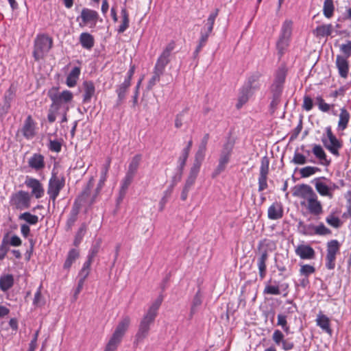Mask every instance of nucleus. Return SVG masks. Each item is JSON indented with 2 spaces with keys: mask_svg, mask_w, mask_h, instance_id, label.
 I'll return each mask as SVG.
<instances>
[{
  "mask_svg": "<svg viewBox=\"0 0 351 351\" xmlns=\"http://www.w3.org/2000/svg\"><path fill=\"white\" fill-rule=\"evenodd\" d=\"M206 152L203 151L197 150L195 156V161L193 163V165L191 168L193 169H197V170L199 171L200 166L202 165V162H203L204 157H205Z\"/></svg>",
  "mask_w": 351,
  "mask_h": 351,
  "instance_id": "obj_48",
  "label": "nucleus"
},
{
  "mask_svg": "<svg viewBox=\"0 0 351 351\" xmlns=\"http://www.w3.org/2000/svg\"><path fill=\"white\" fill-rule=\"evenodd\" d=\"M93 186V179H90V181L88 183L87 187L83 191L82 193V195L79 197V199L80 201H83L84 202H87L89 204H90V201L94 198L95 194L93 195V197L89 199V196L90 195V191L92 187Z\"/></svg>",
  "mask_w": 351,
  "mask_h": 351,
  "instance_id": "obj_38",
  "label": "nucleus"
},
{
  "mask_svg": "<svg viewBox=\"0 0 351 351\" xmlns=\"http://www.w3.org/2000/svg\"><path fill=\"white\" fill-rule=\"evenodd\" d=\"M30 203L31 196L29 193L22 190L13 193L10 199V206H12L13 208L20 210L29 208Z\"/></svg>",
  "mask_w": 351,
  "mask_h": 351,
  "instance_id": "obj_10",
  "label": "nucleus"
},
{
  "mask_svg": "<svg viewBox=\"0 0 351 351\" xmlns=\"http://www.w3.org/2000/svg\"><path fill=\"white\" fill-rule=\"evenodd\" d=\"M134 178V176L128 173H126L125 176L122 180L121 186L120 189V196L121 198H123V197L125 195L126 191L132 183L133 179Z\"/></svg>",
  "mask_w": 351,
  "mask_h": 351,
  "instance_id": "obj_37",
  "label": "nucleus"
},
{
  "mask_svg": "<svg viewBox=\"0 0 351 351\" xmlns=\"http://www.w3.org/2000/svg\"><path fill=\"white\" fill-rule=\"evenodd\" d=\"M48 96L51 104L49 106L47 119L49 123H53L56 119L57 112L69 110L73 95L68 90L58 92L56 89H51L48 92Z\"/></svg>",
  "mask_w": 351,
  "mask_h": 351,
  "instance_id": "obj_1",
  "label": "nucleus"
},
{
  "mask_svg": "<svg viewBox=\"0 0 351 351\" xmlns=\"http://www.w3.org/2000/svg\"><path fill=\"white\" fill-rule=\"evenodd\" d=\"M110 166V160H108L105 165H103L101 171L100 178L106 180Z\"/></svg>",
  "mask_w": 351,
  "mask_h": 351,
  "instance_id": "obj_63",
  "label": "nucleus"
},
{
  "mask_svg": "<svg viewBox=\"0 0 351 351\" xmlns=\"http://www.w3.org/2000/svg\"><path fill=\"white\" fill-rule=\"evenodd\" d=\"M316 101L317 103L318 108L321 111L324 112H328L330 108V105L326 104L322 97H317Z\"/></svg>",
  "mask_w": 351,
  "mask_h": 351,
  "instance_id": "obj_57",
  "label": "nucleus"
},
{
  "mask_svg": "<svg viewBox=\"0 0 351 351\" xmlns=\"http://www.w3.org/2000/svg\"><path fill=\"white\" fill-rule=\"evenodd\" d=\"M336 66L338 69L339 75L346 79L348 77L349 72V64L348 59L343 57L341 55H337L335 61Z\"/></svg>",
  "mask_w": 351,
  "mask_h": 351,
  "instance_id": "obj_21",
  "label": "nucleus"
},
{
  "mask_svg": "<svg viewBox=\"0 0 351 351\" xmlns=\"http://www.w3.org/2000/svg\"><path fill=\"white\" fill-rule=\"evenodd\" d=\"M326 136H322V142L325 148L336 157L339 156V150L342 147V142L332 134L330 127L326 129Z\"/></svg>",
  "mask_w": 351,
  "mask_h": 351,
  "instance_id": "obj_8",
  "label": "nucleus"
},
{
  "mask_svg": "<svg viewBox=\"0 0 351 351\" xmlns=\"http://www.w3.org/2000/svg\"><path fill=\"white\" fill-rule=\"evenodd\" d=\"M339 50L343 54L341 56L346 59L351 56V40H346L345 43L340 45Z\"/></svg>",
  "mask_w": 351,
  "mask_h": 351,
  "instance_id": "obj_51",
  "label": "nucleus"
},
{
  "mask_svg": "<svg viewBox=\"0 0 351 351\" xmlns=\"http://www.w3.org/2000/svg\"><path fill=\"white\" fill-rule=\"evenodd\" d=\"M350 113L344 108L340 110L339 120L338 122V128L341 130H344L347 126L350 120Z\"/></svg>",
  "mask_w": 351,
  "mask_h": 351,
  "instance_id": "obj_33",
  "label": "nucleus"
},
{
  "mask_svg": "<svg viewBox=\"0 0 351 351\" xmlns=\"http://www.w3.org/2000/svg\"><path fill=\"white\" fill-rule=\"evenodd\" d=\"M312 152L315 157L319 160L322 165L328 166L330 164V160L327 158V156L320 145L314 144Z\"/></svg>",
  "mask_w": 351,
  "mask_h": 351,
  "instance_id": "obj_24",
  "label": "nucleus"
},
{
  "mask_svg": "<svg viewBox=\"0 0 351 351\" xmlns=\"http://www.w3.org/2000/svg\"><path fill=\"white\" fill-rule=\"evenodd\" d=\"M292 34V22L291 21H285L281 27L279 39L276 44L278 53L282 55L289 45L291 36Z\"/></svg>",
  "mask_w": 351,
  "mask_h": 351,
  "instance_id": "obj_9",
  "label": "nucleus"
},
{
  "mask_svg": "<svg viewBox=\"0 0 351 351\" xmlns=\"http://www.w3.org/2000/svg\"><path fill=\"white\" fill-rule=\"evenodd\" d=\"M19 219L25 221L29 225H36L38 222V217L37 215H32L29 212L21 213L19 216Z\"/></svg>",
  "mask_w": 351,
  "mask_h": 351,
  "instance_id": "obj_40",
  "label": "nucleus"
},
{
  "mask_svg": "<svg viewBox=\"0 0 351 351\" xmlns=\"http://www.w3.org/2000/svg\"><path fill=\"white\" fill-rule=\"evenodd\" d=\"M316 323L324 331L331 335L332 330L330 327V319L326 315L321 313H319L317 316Z\"/></svg>",
  "mask_w": 351,
  "mask_h": 351,
  "instance_id": "obj_29",
  "label": "nucleus"
},
{
  "mask_svg": "<svg viewBox=\"0 0 351 351\" xmlns=\"http://www.w3.org/2000/svg\"><path fill=\"white\" fill-rule=\"evenodd\" d=\"M80 43L82 47L88 50L91 49L95 44L94 37L88 32H83L79 38Z\"/></svg>",
  "mask_w": 351,
  "mask_h": 351,
  "instance_id": "obj_27",
  "label": "nucleus"
},
{
  "mask_svg": "<svg viewBox=\"0 0 351 351\" xmlns=\"http://www.w3.org/2000/svg\"><path fill=\"white\" fill-rule=\"evenodd\" d=\"M263 293L265 294L279 295L280 291L278 286L267 285L265 286Z\"/></svg>",
  "mask_w": 351,
  "mask_h": 351,
  "instance_id": "obj_60",
  "label": "nucleus"
},
{
  "mask_svg": "<svg viewBox=\"0 0 351 351\" xmlns=\"http://www.w3.org/2000/svg\"><path fill=\"white\" fill-rule=\"evenodd\" d=\"M48 147L51 151L58 153L61 151L62 143L58 140H50Z\"/></svg>",
  "mask_w": 351,
  "mask_h": 351,
  "instance_id": "obj_56",
  "label": "nucleus"
},
{
  "mask_svg": "<svg viewBox=\"0 0 351 351\" xmlns=\"http://www.w3.org/2000/svg\"><path fill=\"white\" fill-rule=\"evenodd\" d=\"M294 195L305 200L302 202L301 204L306 206L311 214L319 215L323 213L322 204L318 200L316 193L309 185L304 184L300 185L294 192Z\"/></svg>",
  "mask_w": 351,
  "mask_h": 351,
  "instance_id": "obj_3",
  "label": "nucleus"
},
{
  "mask_svg": "<svg viewBox=\"0 0 351 351\" xmlns=\"http://www.w3.org/2000/svg\"><path fill=\"white\" fill-rule=\"evenodd\" d=\"M162 302V298L160 296L149 306L148 311L140 322L138 331L135 335L134 343L138 344L141 343L148 336L150 325L154 323Z\"/></svg>",
  "mask_w": 351,
  "mask_h": 351,
  "instance_id": "obj_2",
  "label": "nucleus"
},
{
  "mask_svg": "<svg viewBox=\"0 0 351 351\" xmlns=\"http://www.w3.org/2000/svg\"><path fill=\"white\" fill-rule=\"evenodd\" d=\"M268 258V252L265 250L258 258L257 265L259 271V276L261 280L264 279L266 276V261Z\"/></svg>",
  "mask_w": 351,
  "mask_h": 351,
  "instance_id": "obj_25",
  "label": "nucleus"
},
{
  "mask_svg": "<svg viewBox=\"0 0 351 351\" xmlns=\"http://www.w3.org/2000/svg\"><path fill=\"white\" fill-rule=\"evenodd\" d=\"M82 22L80 23L81 27L88 25L90 27H94L99 19L98 12L94 10L84 8L80 16Z\"/></svg>",
  "mask_w": 351,
  "mask_h": 351,
  "instance_id": "obj_13",
  "label": "nucleus"
},
{
  "mask_svg": "<svg viewBox=\"0 0 351 351\" xmlns=\"http://www.w3.org/2000/svg\"><path fill=\"white\" fill-rule=\"evenodd\" d=\"M199 171L197 170V169H191L189 175L184 184L186 186L190 187L191 189L192 186L194 184L195 182Z\"/></svg>",
  "mask_w": 351,
  "mask_h": 351,
  "instance_id": "obj_49",
  "label": "nucleus"
},
{
  "mask_svg": "<svg viewBox=\"0 0 351 351\" xmlns=\"http://www.w3.org/2000/svg\"><path fill=\"white\" fill-rule=\"evenodd\" d=\"M36 123L32 117L29 115L24 121L21 132L27 139H32L36 135Z\"/></svg>",
  "mask_w": 351,
  "mask_h": 351,
  "instance_id": "obj_18",
  "label": "nucleus"
},
{
  "mask_svg": "<svg viewBox=\"0 0 351 351\" xmlns=\"http://www.w3.org/2000/svg\"><path fill=\"white\" fill-rule=\"evenodd\" d=\"M313 100L309 96H305L303 101V108L306 111H310L313 108Z\"/></svg>",
  "mask_w": 351,
  "mask_h": 351,
  "instance_id": "obj_64",
  "label": "nucleus"
},
{
  "mask_svg": "<svg viewBox=\"0 0 351 351\" xmlns=\"http://www.w3.org/2000/svg\"><path fill=\"white\" fill-rule=\"evenodd\" d=\"M298 229L300 233L304 235H315V226L313 224H305L300 221L298 225Z\"/></svg>",
  "mask_w": 351,
  "mask_h": 351,
  "instance_id": "obj_35",
  "label": "nucleus"
},
{
  "mask_svg": "<svg viewBox=\"0 0 351 351\" xmlns=\"http://www.w3.org/2000/svg\"><path fill=\"white\" fill-rule=\"evenodd\" d=\"M131 323V319L128 315L123 316L119 322L115 330L107 344L117 348L119 343L128 330Z\"/></svg>",
  "mask_w": 351,
  "mask_h": 351,
  "instance_id": "obj_6",
  "label": "nucleus"
},
{
  "mask_svg": "<svg viewBox=\"0 0 351 351\" xmlns=\"http://www.w3.org/2000/svg\"><path fill=\"white\" fill-rule=\"evenodd\" d=\"M3 238L6 239L7 244L8 245V246L11 245L13 247H19L22 244V241L21 238L16 234L12 235L10 237L9 233L8 232L3 236Z\"/></svg>",
  "mask_w": 351,
  "mask_h": 351,
  "instance_id": "obj_44",
  "label": "nucleus"
},
{
  "mask_svg": "<svg viewBox=\"0 0 351 351\" xmlns=\"http://www.w3.org/2000/svg\"><path fill=\"white\" fill-rule=\"evenodd\" d=\"M269 160L267 156L261 158L260 173L258 177V191H263L267 188V176L269 173Z\"/></svg>",
  "mask_w": 351,
  "mask_h": 351,
  "instance_id": "obj_15",
  "label": "nucleus"
},
{
  "mask_svg": "<svg viewBox=\"0 0 351 351\" xmlns=\"http://www.w3.org/2000/svg\"><path fill=\"white\" fill-rule=\"evenodd\" d=\"M64 185V177L63 176H58L57 173H52L48 183L47 194L49 195V200L52 201L53 204Z\"/></svg>",
  "mask_w": 351,
  "mask_h": 351,
  "instance_id": "obj_7",
  "label": "nucleus"
},
{
  "mask_svg": "<svg viewBox=\"0 0 351 351\" xmlns=\"http://www.w3.org/2000/svg\"><path fill=\"white\" fill-rule=\"evenodd\" d=\"M78 212L79 210L77 207L73 206L71 209L69 217L66 221V227L68 230H70L77 221Z\"/></svg>",
  "mask_w": 351,
  "mask_h": 351,
  "instance_id": "obj_45",
  "label": "nucleus"
},
{
  "mask_svg": "<svg viewBox=\"0 0 351 351\" xmlns=\"http://www.w3.org/2000/svg\"><path fill=\"white\" fill-rule=\"evenodd\" d=\"M233 145L228 142L224 144L223 149L220 154L219 164L215 169V174L218 175L226 169V165L230 160V157L232 151Z\"/></svg>",
  "mask_w": 351,
  "mask_h": 351,
  "instance_id": "obj_14",
  "label": "nucleus"
},
{
  "mask_svg": "<svg viewBox=\"0 0 351 351\" xmlns=\"http://www.w3.org/2000/svg\"><path fill=\"white\" fill-rule=\"evenodd\" d=\"M328 182L329 180L325 177H320L314 180L315 187L318 193L322 196L332 199L333 193L330 192V188H328Z\"/></svg>",
  "mask_w": 351,
  "mask_h": 351,
  "instance_id": "obj_17",
  "label": "nucleus"
},
{
  "mask_svg": "<svg viewBox=\"0 0 351 351\" xmlns=\"http://www.w3.org/2000/svg\"><path fill=\"white\" fill-rule=\"evenodd\" d=\"M326 220L329 225L334 228H339L341 225L340 219L334 215L328 216Z\"/></svg>",
  "mask_w": 351,
  "mask_h": 351,
  "instance_id": "obj_62",
  "label": "nucleus"
},
{
  "mask_svg": "<svg viewBox=\"0 0 351 351\" xmlns=\"http://www.w3.org/2000/svg\"><path fill=\"white\" fill-rule=\"evenodd\" d=\"M318 171H320L319 168L311 166L305 167L300 170V173L302 178H308Z\"/></svg>",
  "mask_w": 351,
  "mask_h": 351,
  "instance_id": "obj_46",
  "label": "nucleus"
},
{
  "mask_svg": "<svg viewBox=\"0 0 351 351\" xmlns=\"http://www.w3.org/2000/svg\"><path fill=\"white\" fill-rule=\"evenodd\" d=\"M25 184L32 189V195L36 199L41 198L45 193V190L40 182L33 178L27 177Z\"/></svg>",
  "mask_w": 351,
  "mask_h": 351,
  "instance_id": "obj_16",
  "label": "nucleus"
},
{
  "mask_svg": "<svg viewBox=\"0 0 351 351\" xmlns=\"http://www.w3.org/2000/svg\"><path fill=\"white\" fill-rule=\"evenodd\" d=\"M130 86V83L124 81L122 84L117 86L116 89V93L117 94V106H119L122 104L125 98L126 93Z\"/></svg>",
  "mask_w": 351,
  "mask_h": 351,
  "instance_id": "obj_28",
  "label": "nucleus"
},
{
  "mask_svg": "<svg viewBox=\"0 0 351 351\" xmlns=\"http://www.w3.org/2000/svg\"><path fill=\"white\" fill-rule=\"evenodd\" d=\"M283 89V85L281 84H277L274 82L271 85V90L273 93V95L276 97H280Z\"/></svg>",
  "mask_w": 351,
  "mask_h": 351,
  "instance_id": "obj_59",
  "label": "nucleus"
},
{
  "mask_svg": "<svg viewBox=\"0 0 351 351\" xmlns=\"http://www.w3.org/2000/svg\"><path fill=\"white\" fill-rule=\"evenodd\" d=\"M295 254L304 260H311L315 258V252L312 247L308 245L301 244L295 250Z\"/></svg>",
  "mask_w": 351,
  "mask_h": 351,
  "instance_id": "obj_20",
  "label": "nucleus"
},
{
  "mask_svg": "<svg viewBox=\"0 0 351 351\" xmlns=\"http://www.w3.org/2000/svg\"><path fill=\"white\" fill-rule=\"evenodd\" d=\"M261 76V73L256 71L253 73L247 79V82L244 85L251 90H254L258 88V80Z\"/></svg>",
  "mask_w": 351,
  "mask_h": 351,
  "instance_id": "obj_34",
  "label": "nucleus"
},
{
  "mask_svg": "<svg viewBox=\"0 0 351 351\" xmlns=\"http://www.w3.org/2000/svg\"><path fill=\"white\" fill-rule=\"evenodd\" d=\"M14 285V277L12 274H5L0 277V289L3 291H7Z\"/></svg>",
  "mask_w": 351,
  "mask_h": 351,
  "instance_id": "obj_31",
  "label": "nucleus"
},
{
  "mask_svg": "<svg viewBox=\"0 0 351 351\" xmlns=\"http://www.w3.org/2000/svg\"><path fill=\"white\" fill-rule=\"evenodd\" d=\"M141 160V155L138 154V155L134 156L132 158V160L129 164V167H128L127 173L132 174L133 176H135V174L138 170V168L139 167Z\"/></svg>",
  "mask_w": 351,
  "mask_h": 351,
  "instance_id": "obj_39",
  "label": "nucleus"
},
{
  "mask_svg": "<svg viewBox=\"0 0 351 351\" xmlns=\"http://www.w3.org/2000/svg\"><path fill=\"white\" fill-rule=\"evenodd\" d=\"M122 23L118 28L119 33H123L129 27V15L125 8L121 10Z\"/></svg>",
  "mask_w": 351,
  "mask_h": 351,
  "instance_id": "obj_43",
  "label": "nucleus"
},
{
  "mask_svg": "<svg viewBox=\"0 0 351 351\" xmlns=\"http://www.w3.org/2000/svg\"><path fill=\"white\" fill-rule=\"evenodd\" d=\"M340 249V244L337 240H331L327 243V254L326 257V267L328 269H333L335 267L336 255Z\"/></svg>",
  "mask_w": 351,
  "mask_h": 351,
  "instance_id": "obj_12",
  "label": "nucleus"
},
{
  "mask_svg": "<svg viewBox=\"0 0 351 351\" xmlns=\"http://www.w3.org/2000/svg\"><path fill=\"white\" fill-rule=\"evenodd\" d=\"M176 44L174 41H171L163 49L161 54L158 58L154 68L156 70L164 73L165 67L170 62L171 52L175 49Z\"/></svg>",
  "mask_w": 351,
  "mask_h": 351,
  "instance_id": "obj_11",
  "label": "nucleus"
},
{
  "mask_svg": "<svg viewBox=\"0 0 351 351\" xmlns=\"http://www.w3.org/2000/svg\"><path fill=\"white\" fill-rule=\"evenodd\" d=\"M163 75V73L158 71L154 69V75L152 78L149 80L147 84V89L152 90V88L156 84L157 82L160 81L161 75Z\"/></svg>",
  "mask_w": 351,
  "mask_h": 351,
  "instance_id": "obj_50",
  "label": "nucleus"
},
{
  "mask_svg": "<svg viewBox=\"0 0 351 351\" xmlns=\"http://www.w3.org/2000/svg\"><path fill=\"white\" fill-rule=\"evenodd\" d=\"M277 319V326H280L286 333H289L290 327L287 323V315L285 313H279Z\"/></svg>",
  "mask_w": 351,
  "mask_h": 351,
  "instance_id": "obj_42",
  "label": "nucleus"
},
{
  "mask_svg": "<svg viewBox=\"0 0 351 351\" xmlns=\"http://www.w3.org/2000/svg\"><path fill=\"white\" fill-rule=\"evenodd\" d=\"M252 94V90L243 86L241 89L238 103L237 104V108H240L245 104L249 99L250 96Z\"/></svg>",
  "mask_w": 351,
  "mask_h": 351,
  "instance_id": "obj_32",
  "label": "nucleus"
},
{
  "mask_svg": "<svg viewBox=\"0 0 351 351\" xmlns=\"http://www.w3.org/2000/svg\"><path fill=\"white\" fill-rule=\"evenodd\" d=\"M315 271V268L311 265H302L300 269V275L308 278Z\"/></svg>",
  "mask_w": 351,
  "mask_h": 351,
  "instance_id": "obj_52",
  "label": "nucleus"
},
{
  "mask_svg": "<svg viewBox=\"0 0 351 351\" xmlns=\"http://www.w3.org/2000/svg\"><path fill=\"white\" fill-rule=\"evenodd\" d=\"M27 162L29 167L37 172L43 170L45 167V157L38 153L34 154L28 159Z\"/></svg>",
  "mask_w": 351,
  "mask_h": 351,
  "instance_id": "obj_19",
  "label": "nucleus"
},
{
  "mask_svg": "<svg viewBox=\"0 0 351 351\" xmlns=\"http://www.w3.org/2000/svg\"><path fill=\"white\" fill-rule=\"evenodd\" d=\"M307 162L306 158L304 155L295 152L294 153L293 158L291 160V162L295 164V165H304Z\"/></svg>",
  "mask_w": 351,
  "mask_h": 351,
  "instance_id": "obj_54",
  "label": "nucleus"
},
{
  "mask_svg": "<svg viewBox=\"0 0 351 351\" xmlns=\"http://www.w3.org/2000/svg\"><path fill=\"white\" fill-rule=\"evenodd\" d=\"M9 251V246L7 244V240L5 238H3L0 245V261H3L8 252Z\"/></svg>",
  "mask_w": 351,
  "mask_h": 351,
  "instance_id": "obj_55",
  "label": "nucleus"
},
{
  "mask_svg": "<svg viewBox=\"0 0 351 351\" xmlns=\"http://www.w3.org/2000/svg\"><path fill=\"white\" fill-rule=\"evenodd\" d=\"M218 14L219 9L217 8L209 14L207 20L204 22V25L200 31V36L198 41V45L193 53L195 58L198 56L203 47H204L206 44L208 37L213 32L215 21L217 16H218Z\"/></svg>",
  "mask_w": 351,
  "mask_h": 351,
  "instance_id": "obj_4",
  "label": "nucleus"
},
{
  "mask_svg": "<svg viewBox=\"0 0 351 351\" xmlns=\"http://www.w3.org/2000/svg\"><path fill=\"white\" fill-rule=\"evenodd\" d=\"M79 252L75 249L71 250L67 255L66 259L64 263V269H69L72 264L78 258Z\"/></svg>",
  "mask_w": 351,
  "mask_h": 351,
  "instance_id": "obj_36",
  "label": "nucleus"
},
{
  "mask_svg": "<svg viewBox=\"0 0 351 351\" xmlns=\"http://www.w3.org/2000/svg\"><path fill=\"white\" fill-rule=\"evenodd\" d=\"M83 103H89L95 93V87L92 81H84L82 84Z\"/></svg>",
  "mask_w": 351,
  "mask_h": 351,
  "instance_id": "obj_23",
  "label": "nucleus"
},
{
  "mask_svg": "<svg viewBox=\"0 0 351 351\" xmlns=\"http://www.w3.org/2000/svg\"><path fill=\"white\" fill-rule=\"evenodd\" d=\"M189 155V153H187V149H183L182 152L181 156L178 158V169L179 170H181V171H183V169L186 165Z\"/></svg>",
  "mask_w": 351,
  "mask_h": 351,
  "instance_id": "obj_53",
  "label": "nucleus"
},
{
  "mask_svg": "<svg viewBox=\"0 0 351 351\" xmlns=\"http://www.w3.org/2000/svg\"><path fill=\"white\" fill-rule=\"evenodd\" d=\"M53 40L46 34H38L34 40L33 56L36 61L45 58L52 47Z\"/></svg>",
  "mask_w": 351,
  "mask_h": 351,
  "instance_id": "obj_5",
  "label": "nucleus"
},
{
  "mask_svg": "<svg viewBox=\"0 0 351 351\" xmlns=\"http://www.w3.org/2000/svg\"><path fill=\"white\" fill-rule=\"evenodd\" d=\"M267 216L269 219L276 220L282 217L283 208L280 202H274L268 208Z\"/></svg>",
  "mask_w": 351,
  "mask_h": 351,
  "instance_id": "obj_22",
  "label": "nucleus"
},
{
  "mask_svg": "<svg viewBox=\"0 0 351 351\" xmlns=\"http://www.w3.org/2000/svg\"><path fill=\"white\" fill-rule=\"evenodd\" d=\"M335 6L332 0H324L323 6V14L328 18L330 19L333 16Z\"/></svg>",
  "mask_w": 351,
  "mask_h": 351,
  "instance_id": "obj_41",
  "label": "nucleus"
},
{
  "mask_svg": "<svg viewBox=\"0 0 351 351\" xmlns=\"http://www.w3.org/2000/svg\"><path fill=\"white\" fill-rule=\"evenodd\" d=\"M329 233H330V230L327 228L323 223H321L317 226H315V234L326 235Z\"/></svg>",
  "mask_w": 351,
  "mask_h": 351,
  "instance_id": "obj_61",
  "label": "nucleus"
},
{
  "mask_svg": "<svg viewBox=\"0 0 351 351\" xmlns=\"http://www.w3.org/2000/svg\"><path fill=\"white\" fill-rule=\"evenodd\" d=\"M286 73L287 71L285 67L278 68L276 71L274 82L283 85L285 81Z\"/></svg>",
  "mask_w": 351,
  "mask_h": 351,
  "instance_id": "obj_47",
  "label": "nucleus"
},
{
  "mask_svg": "<svg viewBox=\"0 0 351 351\" xmlns=\"http://www.w3.org/2000/svg\"><path fill=\"white\" fill-rule=\"evenodd\" d=\"M332 31L333 26L331 24H327L317 26L313 32L316 37L321 38L330 36Z\"/></svg>",
  "mask_w": 351,
  "mask_h": 351,
  "instance_id": "obj_26",
  "label": "nucleus"
},
{
  "mask_svg": "<svg viewBox=\"0 0 351 351\" xmlns=\"http://www.w3.org/2000/svg\"><path fill=\"white\" fill-rule=\"evenodd\" d=\"M272 339L276 345L279 346L285 340L284 335L280 330H275L272 335Z\"/></svg>",
  "mask_w": 351,
  "mask_h": 351,
  "instance_id": "obj_58",
  "label": "nucleus"
},
{
  "mask_svg": "<svg viewBox=\"0 0 351 351\" xmlns=\"http://www.w3.org/2000/svg\"><path fill=\"white\" fill-rule=\"evenodd\" d=\"M80 73L81 69L79 66H75L73 68L66 77V84L69 87H74L77 84Z\"/></svg>",
  "mask_w": 351,
  "mask_h": 351,
  "instance_id": "obj_30",
  "label": "nucleus"
}]
</instances>
